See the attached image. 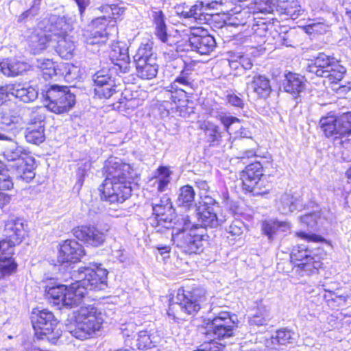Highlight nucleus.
Returning a JSON list of instances; mask_svg holds the SVG:
<instances>
[{"mask_svg": "<svg viewBox=\"0 0 351 351\" xmlns=\"http://www.w3.org/2000/svg\"><path fill=\"white\" fill-rule=\"evenodd\" d=\"M133 171L130 164L117 158H110L106 165V179L99 189L101 199L110 204H122L129 198Z\"/></svg>", "mask_w": 351, "mask_h": 351, "instance_id": "f257e3e1", "label": "nucleus"}, {"mask_svg": "<svg viewBox=\"0 0 351 351\" xmlns=\"http://www.w3.org/2000/svg\"><path fill=\"white\" fill-rule=\"evenodd\" d=\"M108 271L97 267H80L72 273L75 282L66 286L63 306L74 308L80 305L87 293V290L103 289L106 285Z\"/></svg>", "mask_w": 351, "mask_h": 351, "instance_id": "f03ea898", "label": "nucleus"}, {"mask_svg": "<svg viewBox=\"0 0 351 351\" xmlns=\"http://www.w3.org/2000/svg\"><path fill=\"white\" fill-rule=\"evenodd\" d=\"M99 10L105 15L93 19L84 34L87 49L93 52L99 51L98 47L107 41L109 34L107 29H114L117 19L125 11L124 8L118 5H102Z\"/></svg>", "mask_w": 351, "mask_h": 351, "instance_id": "7ed1b4c3", "label": "nucleus"}, {"mask_svg": "<svg viewBox=\"0 0 351 351\" xmlns=\"http://www.w3.org/2000/svg\"><path fill=\"white\" fill-rule=\"evenodd\" d=\"M180 224L182 226V229L176 228L172 232L174 243L186 254L202 252L207 242L204 230L192 223L189 216L183 217Z\"/></svg>", "mask_w": 351, "mask_h": 351, "instance_id": "20e7f679", "label": "nucleus"}, {"mask_svg": "<svg viewBox=\"0 0 351 351\" xmlns=\"http://www.w3.org/2000/svg\"><path fill=\"white\" fill-rule=\"evenodd\" d=\"M75 19L71 16H51L47 31L52 34L53 41L56 42V51L60 56L69 59L75 49V42L71 33Z\"/></svg>", "mask_w": 351, "mask_h": 351, "instance_id": "39448f33", "label": "nucleus"}, {"mask_svg": "<svg viewBox=\"0 0 351 351\" xmlns=\"http://www.w3.org/2000/svg\"><path fill=\"white\" fill-rule=\"evenodd\" d=\"M0 140H5L3 144L2 154L8 161H16V175L26 182H30L35 176L34 172V159L29 152L16 141L8 139L0 133Z\"/></svg>", "mask_w": 351, "mask_h": 351, "instance_id": "423d86ee", "label": "nucleus"}, {"mask_svg": "<svg viewBox=\"0 0 351 351\" xmlns=\"http://www.w3.org/2000/svg\"><path fill=\"white\" fill-rule=\"evenodd\" d=\"M205 301L204 289H194L189 291L180 289L174 301L169 304L167 314L175 320L184 319L186 315L197 313Z\"/></svg>", "mask_w": 351, "mask_h": 351, "instance_id": "0eeeda50", "label": "nucleus"}, {"mask_svg": "<svg viewBox=\"0 0 351 351\" xmlns=\"http://www.w3.org/2000/svg\"><path fill=\"white\" fill-rule=\"evenodd\" d=\"M104 323V315L96 308L81 307L76 317L75 328L70 333L76 339H86L99 331Z\"/></svg>", "mask_w": 351, "mask_h": 351, "instance_id": "6e6552de", "label": "nucleus"}, {"mask_svg": "<svg viewBox=\"0 0 351 351\" xmlns=\"http://www.w3.org/2000/svg\"><path fill=\"white\" fill-rule=\"evenodd\" d=\"M320 128L325 136L332 137L339 143L344 145L351 137V112L336 117L333 114L323 117L319 121Z\"/></svg>", "mask_w": 351, "mask_h": 351, "instance_id": "1a4fd4ad", "label": "nucleus"}, {"mask_svg": "<svg viewBox=\"0 0 351 351\" xmlns=\"http://www.w3.org/2000/svg\"><path fill=\"white\" fill-rule=\"evenodd\" d=\"M45 107L56 114H62L70 110L75 103V97L69 87L52 85L44 95Z\"/></svg>", "mask_w": 351, "mask_h": 351, "instance_id": "9d476101", "label": "nucleus"}, {"mask_svg": "<svg viewBox=\"0 0 351 351\" xmlns=\"http://www.w3.org/2000/svg\"><path fill=\"white\" fill-rule=\"evenodd\" d=\"M321 258L317 254H311V252L301 246L294 247L291 254V261L307 274H314L322 267Z\"/></svg>", "mask_w": 351, "mask_h": 351, "instance_id": "9b49d317", "label": "nucleus"}, {"mask_svg": "<svg viewBox=\"0 0 351 351\" xmlns=\"http://www.w3.org/2000/svg\"><path fill=\"white\" fill-rule=\"evenodd\" d=\"M32 322L36 335H47L54 332V339L60 336L58 330L55 332L58 321L52 312L47 309H34L32 312Z\"/></svg>", "mask_w": 351, "mask_h": 351, "instance_id": "f8f14e48", "label": "nucleus"}, {"mask_svg": "<svg viewBox=\"0 0 351 351\" xmlns=\"http://www.w3.org/2000/svg\"><path fill=\"white\" fill-rule=\"evenodd\" d=\"M109 228L106 226L99 230L94 226H81L73 230V235L77 239L93 247H99L104 244L106 238V233Z\"/></svg>", "mask_w": 351, "mask_h": 351, "instance_id": "ddd939ff", "label": "nucleus"}, {"mask_svg": "<svg viewBox=\"0 0 351 351\" xmlns=\"http://www.w3.org/2000/svg\"><path fill=\"white\" fill-rule=\"evenodd\" d=\"M205 199L208 201L199 202V206L196 209L197 217L200 223L197 225L215 228L222 223L223 219L217 217L216 209H218L219 206L213 204V199L207 195H205Z\"/></svg>", "mask_w": 351, "mask_h": 351, "instance_id": "4468645a", "label": "nucleus"}, {"mask_svg": "<svg viewBox=\"0 0 351 351\" xmlns=\"http://www.w3.org/2000/svg\"><path fill=\"white\" fill-rule=\"evenodd\" d=\"M85 254L84 247L75 240L64 241L59 245L57 261L60 264L75 263Z\"/></svg>", "mask_w": 351, "mask_h": 351, "instance_id": "2eb2a0df", "label": "nucleus"}, {"mask_svg": "<svg viewBox=\"0 0 351 351\" xmlns=\"http://www.w3.org/2000/svg\"><path fill=\"white\" fill-rule=\"evenodd\" d=\"M152 18L156 26L155 34L157 38L162 43L173 47L171 50V56L174 52H177L178 48L181 47L180 42L176 39V36H172L167 32V25L165 21V15L161 10H155L152 12Z\"/></svg>", "mask_w": 351, "mask_h": 351, "instance_id": "dca6fc26", "label": "nucleus"}, {"mask_svg": "<svg viewBox=\"0 0 351 351\" xmlns=\"http://www.w3.org/2000/svg\"><path fill=\"white\" fill-rule=\"evenodd\" d=\"M275 207L282 215H288L304 208L302 199L291 192L279 193L275 198Z\"/></svg>", "mask_w": 351, "mask_h": 351, "instance_id": "f3484780", "label": "nucleus"}, {"mask_svg": "<svg viewBox=\"0 0 351 351\" xmlns=\"http://www.w3.org/2000/svg\"><path fill=\"white\" fill-rule=\"evenodd\" d=\"M29 109L14 108L5 109L0 113V121L15 130H21L27 125Z\"/></svg>", "mask_w": 351, "mask_h": 351, "instance_id": "a211bd4d", "label": "nucleus"}, {"mask_svg": "<svg viewBox=\"0 0 351 351\" xmlns=\"http://www.w3.org/2000/svg\"><path fill=\"white\" fill-rule=\"evenodd\" d=\"M175 9L178 15L184 18H193L198 24L205 23L208 20V16L211 15V14L206 12L211 9L199 1H197L195 5L191 7L184 3L178 5Z\"/></svg>", "mask_w": 351, "mask_h": 351, "instance_id": "6ab92c4d", "label": "nucleus"}, {"mask_svg": "<svg viewBox=\"0 0 351 351\" xmlns=\"http://www.w3.org/2000/svg\"><path fill=\"white\" fill-rule=\"evenodd\" d=\"M234 326V321L229 313L221 312L212 320L210 328L217 338L221 339L232 336Z\"/></svg>", "mask_w": 351, "mask_h": 351, "instance_id": "aec40b11", "label": "nucleus"}, {"mask_svg": "<svg viewBox=\"0 0 351 351\" xmlns=\"http://www.w3.org/2000/svg\"><path fill=\"white\" fill-rule=\"evenodd\" d=\"M49 19L44 21L39 25V31L33 32L29 38V45L34 53H39L47 47V45L53 40V35L47 31Z\"/></svg>", "mask_w": 351, "mask_h": 351, "instance_id": "412c9836", "label": "nucleus"}, {"mask_svg": "<svg viewBox=\"0 0 351 351\" xmlns=\"http://www.w3.org/2000/svg\"><path fill=\"white\" fill-rule=\"evenodd\" d=\"M109 57L112 62L118 65L123 72L128 71L130 58L126 43L120 41L113 43L110 47Z\"/></svg>", "mask_w": 351, "mask_h": 351, "instance_id": "4be33fe9", "label": "nucleus"}, {"mask_svg": "<svg viewBox=\"0 0 351 351\" xmlns=\"http://www.w3.org/2000/svg\"><path fill=\"white\" fill-rule=\"evenodd\" d=\"M247 88L255 93L258 97L267 98L269 96L271 87L269 80L263 75L255 74L247 77Z\"/></svg>", "mask_w": 351, "mask_h": 351, "instance_id": "5701e85b", "label": "nucleus"}, {"mask_svg": "<svg viewBox=\"0 0 351 351\" xmlns=\"http://www.w3.org/2000/svg\"><path fill=\"white\" fill-rule=\"evenodd\" d=\"M215 47V40L210 35L200 37H189L186 40L183 51H195L200 54H208Z\"/></svg>", "mask_w": 351, "mask_h": 351, "instance_id": "b1692460", "label": "nucleus"}, {"mask_svg": "<svg viewBox=\"0 0 351 351\" xmlns=\"http://www.w3.org/2000/svg\"><path fill=\"white\" fill-rule=\"evenodd\" d=\"M5 234L9 240L19 244L26 235L25 221L22 219L12 218L5 223Z\"/></svg>", "mask_w": 351, "mask_h": 351, "instance_id": "393cba45", "label": "nucleus"}, {"mask_svg": "<svg viewBox=\"0 0 351 351\" xmlns=\"http://www.w3.org/2000/svg\"><path fill=\"white\" fill-rule=\"evenodd\" d=\"M337 60L334 57L320 53L315 60L308 65L307 71L315 74L318 77L324 76L328 72V69L334 65Z\"/></svg>", "mask_w": 351, "mask_h": 351, "instance_id": "a878e982", "label": "nucleus"}, {"mask_svg": "<svg viewBox=\"0 0 351 351\" xmlns=\"http://www.w3.org/2000/svg\"><path fill=\"white\" fill-rule=\"evenodd\" d=\"M152 209L158 223L171 222L173 209L171 199L167 196H163L158 203H153Z\"/></svg>", "mask_w": 351, "mask_h": 351, "instance_id": "bb28decb", "label": "nucleus"}, {"mask_svg": "<svg viewBox=\"0 0 351 351\" xmlns=\"http://www.w3.org/2000/svg\"><path fill=\"white\" fill-rule=\"evenodd\" d=\"M263 176V167L260 162H254L247 165L241 175L243 189L245 191L252 189V184Z\"/></svg>", "mask_w": 351, "mask_h": 351, "instance_id": "cd10ccee", "label": "nucleus"}, {"mask_svg": "<svg viewBox=\"0 0 351 351\" xmlns=\"http://www.w3.org/2000/svg\"><path fill=\"white\" fill-rule=\"evenodd\" d=\"M10 95L25 103L34 101L38 97V90L32 86L21 84H10Z\"/></svg>", "mask_w": 351, "mask_h": 351, "instance_id": "c85d7f7f", "label": "nucleus"}, {"mask_svg": "<svg viewBox=\"0 0 351 351\" xmlns=\"http://www.w3.org/2000/svg\"><path fill=\"white\" fill-rule=\"evenodd\" d=\"M171 172L169 168L160 167L149 180L150 186L155 187L158 192L165 191L171 182Z\"/></svg>", "mask_w": 351, "mask_h": 351, "instance_id": "c756f323", "label": "nucleus"}, {"mask_svg": "<svg viewBox=\"0 0 351 351\" xmlns=\"http://www.w3.org/2000/svg\"><path fill=\"white\" fill-rule=\"evenodd\" d=\"M228 62L230 67L236 71L237 75H240L244 71L250 69L253 65L250 58L240 52H230Z\"/></svg>", "mask_w": 351, "mask_h": 351, "instance_id": "7c9ffc66", "label": "nucleus"}, {"mask_svg": "<svg viewBox=\"0 0 351 351\" xmlns=\"http://www.w3.org/2000/svg\"><path fill=\"white\" fill-rule=\"evenodd\" d=\"M161 337L157 331L141 330L138 333L136 346L138 349H150L160 342Z\"/></svg>", "mask_w": 351, "mask_h": 351, "instance_id": "2f4dec72", "label": "nucleus"}, {"mask_svg": "<svg viewBox=\"0 0 351 351\" xmlns=\"http://www.w3.org/2000/svg\"><path fill=\"white\" fill-rule=\"evenodd\" d=\"M133 59L135 65L147 61L153 62L156 60V54L153 50V43L149 40L142 43L133 56Z\"/></svg>", "mask_w": 351, "mask_h": 351, "instance_id": "473e14b6", "label": "nucleus"}, {"mask_svg": "<svg viewBox=\"0 0 351 351\" xmlns=\"http://www.w3.org/2000/svg\"><path fill=\"white\" fill-rule=\"evenodd\" d=\"M304 88V82L303 77L291 73L286 75L284 82V89L286 92L291 94H298Z\"/></svg>", "mask_w": 351, "mask_h": 351, "instance_id": "72a5a7b5", "label": "nucleus"}, {"mask_svg": "<svg viewBox=\"0 0 351 351\" xmlns=\"http://www.w3.org/2000/svg\"><path fill=\"white\" fill-rule=\"evenodd\" d=\"M158 66L156 60L153 62H145L136 65L137 75L141 79L151 80L154 78L158 73Z\"/></svg>", "mask_w": 351, "mask_h": 351, "instance_id": "f704fd0d", "label": "nucleus"}, {"mask_svg": "<svg viewBox=\"0 0 351 351\" xmlns=\"http://www.w3.org/2000/svg\"><path fill=\"white\" fill-rule=\"evenodd\" d=\"M254 14H251L247 10L243 9L236 12L228 19V24L231 26L238 27L245 25L251 21H254Z\"/></svg>", "mask_w": 351, "mask_h": 351, "instance_id": "c9c22d12", "label": "nucleus"}, {"mask_svg": "<svg viewBox=\"0 0 351 351\" xmlns=\"http://www.w3.org/2000/svg\"><path fill=\"white\" fill-rule=\"evenodd\" d=\"M35 65L41 70L43 76L45 80L58 74L55 63L50 59H37Z\"/></svg>", "mask_w": 351, "mask_h": 351, "instance_id": "e433bc0d", "label": "nucleus"}, {"mask_svg": "<svg viewBox=\"0 0 351 351\" xmlns=\"http://www.w3.org/2000/svg\"><path fill=\"white\" fill-rule=\"evenodd\" d=\"M44 128L45 126L41 125L28 126L25 134L27 141L34 144L43 143L45 138Z\"/></svg>", "mask_w": 351, "mask_h": 351, "instance_id": "4c0bfd02", "label": "nucleus"}, {"mask_svg": "<svg viewBox=\"0 0 351 351\" xmlns=\"http://www.w3.org/2000/svg\"><path fill=\"white\" fill-rule=\"evenodd\" d=\"M199 128L204 131L208 141L210 143L219 141L221 138L219 126L210 121L201 122Z\"/></svg>", "mask_w": 351, "mask_h": 351, "instance_id": "58836bf2", "label": "nucleus"}, {"mask_svg": "<svg viewBox=\"0 0 351 351\" xmlns=\"http://www.w3.org/2000/svg\"><path fill=\"white\" fill-rule=\"evenodd\" d=\"M195 193L193 188L190 185H185L180 189L178 204L179 206L189 207L191 205L195 199Z\"/></svg>", "mask_w": 351, "mask_h": 351, "instance_id": "ea45409f", "label": "nucleus"}, {"mask_svg": "<svg viewBox=\"0 0 351 351\" xmlns=\"http://www.w3.org/2000/svg\"><path fill=\"white\" fill-rule=\"evenodd\" d=\"M281 8L284 10V14L293 20L298 19L304 12V10L297 0L283 2Z\"/></svg>", "mask_w": 351, "mask_h": 351, "instance_id": "a19ab883", "label": "nucleus"}, {"mask_svg": "<svg viewBox=\"0 0 351 351\" xmlns=\"http://www.w3.org/2000/svg\"><path fill=\"white\" fill-rule=\"evenodd\" d=\"M66 289V285H58L53 287H47L45 291L48 297L51 298L55 304L58 305L62 304L63 306V300Z\"/></svg>", "mask_w": 351, "mask_h": 351, "instance_id": "79ce46f5", "label": "nucleus"}, {"mask_svg": "<svg viewBox=\"0 0 351 351\" xmlns=\"http://www.w3.org/2000/svg\"><path fill=\"white\" fill-rule=\"evenodd\" d=\"M330 68L332 69H328L327 74L322 77L328 78L330 83H337L341 81L346 72V68L340 64L338 60H337L332 67L331 66Z\"/></svg>", "mask_w": 351, "mask_h": 351, "instance_id": "37998d69", "label": "nucleus"}, {"mask_svg": "<svg viewBox=\"0 0 351 351\" xmlns=\"http://www.w3.org/2000/svg\"><path fill=\"white\" fill-rule=\"evenodd\" d=\"M16 267L17 265L12 258H0V280L12 274Z\"/></svg>", "mask_w": 351, "mask_h": 351, "instance_id": "c03bdc74", "label": "nucleus"}, {"mask_svg": "<svg viewBox=\"0 0 351 351\" xmlns=\"http://www.w3.org/2000/svg\"><path fill=\"white\" fill-rule=\"evenodd\" d=\"M191 84L192 80L188 73L182 71L170 86H167L166 88H169L170 91H172V90H179L180 88L185 89L186 88H191Z\"/></svg>", "mask_w": 351, "mask_h": 351, "instance_id": "a18cd8bd", "label": "nucleus"}, {"mask_svg": "<svg viewBox=\"0 0 351 351\" xmlns=\"http://www.w3.org/2000/svg\"><path fill=\"white\" fill-rule=\"evenodd\" d=\"M167 91L178 109L186 106L188 101L186 89L180 88L179 90H172V91H170L169 88H167Z\"/></svg>", "mask_w": 351, "mask_h": 351, "instance_id": "49530a36", "label": "nucleus"}, {"mask_svg": "<svg viewBox=\"0 0 351 351\" xmlns=\"http://www.w3.org/2000/svg\"><path fill=\"white\" fill-rule=\"evenodd\" d=\"M294 335L295 334L291 330L280 329L271 337V343L274 345H286L292 342Z\"/></svg>", "mask_w": 351, "mask_h": 351, "instance_id": "de8ad7c7", "label": "nucleus"}, {"mask_svg": "<svg viewBox=\"0 0 351 351\" xmlns=\"http://www.w3.org/2000/svg\"><path fill=\"white\" fill-rule=\"evenodd\" d=\"M269 313L265 306H260L257 311L250 318V323L251 325L263 326L269 320Z\"/></svg>", "mask_w": 351, "mask_h": 351, "instance_id": "09e8293b", "label": "nucleus"}, {"mask_svg": "<svg viewBox=\"0 0 351 351\" xmlns=\"http://www.w3.org/2000/svg\"><path fill=\"white\" fill-rule=\"evenodd\" d=\"M269 182L263 176L252 184V189H245V191L252 193L253 195H263L269 192Z\"/></svg>", "mask_w": 351, "mask_h": 351, "instance_id": "8fccbe9b", "label": "nucleus"}, {"mask_svg": "<svg viewBox=\"0 0 351 351\" xmlns=\"http://www.w3.org/2000/svg\"><path fill=\"white\" fill-rule=\"evenodd\" d=\"M44 108H38L36 110L30 111L29 110V114L27 117H29V119H27V124L29 126L41 125L45 126L44 121L45 119Z\"/></svg>", "mask_w": 351, "mask_h": 351, "instance_id": "3c124183", "label": "nucleus"}, {"mask_svg": "<svg viewBox=\"0 0 351 351\" xmlns=\"http://www.w3.org/2000/svg\"><path fill=\"white\" fill-rule=\"evenodd\" d=\"M114 81H109L105 85L95 88V95L99 98L108 99L116 92Z\"/></svg>", "mask_w": 351, "mask_h": 351, "instance_id": "603ef678", "label": "nucleus"}, {"mask_svg": "<svg viewBox=\"0 0 351 351\" xmlns=\"http://www.w3.org/2000/svg\"><path fill=\"white\" fill-rule=\"evenodd\" d=\"M15 245L10 240L3 239L0 241V258H12Z\"/></svg>", "mask_w": 351, "mask_h": 351, "instance_id": "864d4df0", "label": "nucleus"}, {"mask_svg": "<svg viewBox=\"0 0 351 351\" xmlns=\"http://www.w3.org/2000/svg\"><path fill=\"white\" fill-rule=\"evenodd\" d=\"M276 227V221H265L262 225V230L264 234L267 235L268 239L271 241L279 234Z\"/></svg>", "mask_w": 351, "mask_h": 351, "instance_id": "5fc2aeb1", "label": "nucleus"}, {"mask_svg": "<svg viewBox=\"0 0 351 351\" xmlns=\"http://www.w3.org/2000/svg\"><path fill=\"white\" fill-rule=\"evenodd\" d=\"M244 223L240 219H234L227 229L229 234L234 237L241 236L245 230Z\"/></svg>", "mask_w": 351, "mask_h": 351, "instance_id": "6e6d98bb", "label": "nucleus"}, {"mask_svg": "<svg viewBox=\"0 0 351 351\" xmlns=\"http://www.w3.org/2000/svg\"><path fill=\"white\" fill-rule=\"evenodd\" d=\"M217 119L223 124L228 132H230L232 125L240 123V120L238 118L222 112L217 116Z\"/></svg>", "mask_w": 351, "mask_h": 351, "instance_id": "4d7b16f0", "label": "nucleus"}, {"mask_svg": "<svg viewBox=\"0 0 351 351\" xmlns=\"http://www.w3.org/2000/svg\"><path fill=\"white\" fill-rule=\"evenodd\" d=\"M319 219V215L316 213L304 215L300 218L301 224L310 228H313L317 226Z\"/></svg>", "mask_w": 351, "mask_h": 351, "instance_id": "13d9d810", "label": "nucleus"}, {"mask_svg": "<svg viewBox=\"0 0 351 351\" xmlns=\"http://www.w3.org/2000/svg\"><path fill=\"white\" fill-rule=\"evenodd\" d=\"M13 182L8 173V171L3 167L0 173V190H10L13 188Z\"/></svg>", "mask_w": 351, "mask_h": 351, "instance_id": "bf43d9fd", "label": "nucleus"}, {"mask_svg": "<svg viewBox=\"0 0 351 351\" xmlns=\"http://www.w3.org/2000/svg\"><path fill=\"white\" fill-rule=\"evenodd\" d=\"M10 63L12 64V77L16 76L21 74L23 71L27 69L28 65L27 63L19 61L16 59H10Z\"/></svg>", "mask_w": 351, "mask_h": 351, "instance_id": "052dcab7", "label": "nucleus"}, {"mask_svg": "<svg viewBox=\"0 0 351 351\" xmlns=\"http://www.w3.org/2000/svg\"><path fill=\"white\" fill-rule=\"evenodd\" d=\"M184 32H185L184 35L186 36L187 39L189 37H200L202 36H206L208 35L207 29H206L203 27L199 26L190 27L188 29L184 30Z\"/></svg>", "mask_w": 351, "mask_h": 351, "instance_id": "680f3d73", "label": "nucleus"}, {"mask_svg": "<svg viewBox=\"0 0 351 351\" xmlns=\"http://www.w3.org/2000/svg\"><path fill=\"white\" fill-rule=\"evenodd\" d=\"M307 33L324 34L327 32L328 26L323 23H314L306 26Z\"/></svg>", "mask_w": 351, "mask_h": 351, "instance_id": "e2e57ef3", "label": "nucleus"}, {"mask_svg": "<svg viewBox=\"0 0 351 351\" xmlns=\"http://www.w3.org/2000/svg\"><path fill=\"white\" fill-rule=\"evenodd\" d=\"M93 81L95 87H98L106 84L109 81L114 80L108 74H104V71H99L94 75Z\"/></svg>", "mask_w": 351, "mask_h": 351, "instance_id": "0e129e2a", "label": "nucleus"}, {"mask_svg": "<svg viewBox=\"0 0 351 351\" xmlns=\"http://www.w3.org/2000/svg\"><path fill=\"white\" fill-rule=\"evenodd\" d=\"M252 28L255 34L263 36L267 32V25L263 21L261 20L254 23Z\"/></svg>", "mask_w": 351, "mask_h": 351, "instance_id": "69168bd1", "label": "nucleus"}, {"mask_svg": "<svg viewBox=\"0 0 351 351\" xmlns=\"http://www.w3.org/2000/svg\"><path fill=\"white\" fill-rule=\"evenodd\" d=\"M0 71L6 76L12 77V64L10 63V58L3 60L0 62Z\"/></svg>", "mask_w": 351, "mask_h": 351, "instance_id": "338daca9", "label": "nucleus"}, {"mask_svg": "<svg viewBox=\"0 0 351 351\" xmlns=\"http://www.w3.org/2000/svg\"><path fill=\"white\" fill-rule=\"evenodd\" d=\"M195 351H221V347L217 346L215 342L211 341L201 345L200 348Z\"/></svg>", "mask_w": 351, "mask_h": 351, "instance_id": "774afa93", "label": "nucleus"}]
</instances>
